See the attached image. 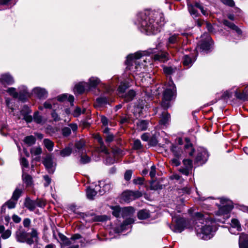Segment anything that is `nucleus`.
<instances>
[{
  "label": "nucleus",
  "instance_id": "25",
  "mask_svg": "<svg viewBox=\"0 0 248 248\" xmlns=\"http://www.w3.org/2000/svg\"><path fill=\"white\" fill-rule=\"evenodd\" d=\"M239 244L240 248H248V240L247 234L244 233L240 234Z\"/></svg>",
  "mask_w": 248,
  "mask_h": 248
},
{
  "label": "nucleus",
  "instance_id": "21",
  "mask_svg": "<svg viewBox=\"0 0 248 248\" xmlns=\"http://www.w3.org/2000/svg\"><path fill=\"white\" fill-rule=\"evenodd\" d=\"M85 142L83 140H80L76 142L75 145V151L79 154L85 153L86 150L84 148Z\"/></svg>",
  "mask_w": 248,
  "mask_h": 248
},
{
  "label": "nucleus",
  "instance_id": "46",
  "mask_svg": "<svg viewBox=\"0 0 248 248\" xmlns=\"http://www.w3.org/2000/svg\"><path fill=\"white\" fill-rule=\"evenodd\" d=\"M84 154H81L80 155V162L81 164H86L90 162L91 158L90 157Z\"/></svg>",
  "mask_w": 248,
  "mask_h": 248
},
{
  "label": "nucleus",
  "instance_id": "2",
  "mask_svg": "<svg viewBox=\"0 0 248 248\" xmlns=\"http://www.w3.org/2000/svg\"><path fill=\"white\" fill-rule=\"evenodd\" d=\"M195 230L198 237L201 239L208 240L211 238L216 231L215 222L205 217L200 212L195 214Z\"/></svg>",
  "mask_w": 248,
  "mask_h": 248
},
{
  "label": "nucleus",
  "instance_id": "26",
  "mask_svg": "<svg viewBox=\"0 0 248 248\" xmlns=\"http://www.w3.org/2000/svg\"><path fill=\"white\" fill-rule=\"evenodd\" d=\"M231 228L229 230L230 233L232 234H235V232L232 231L233 229H236L237 232L241 231V227L239 221L235 218H233L231 221Z\"/></svg>",
  "mask_w": 248,
  "mask_h": 248
},
{
  "label": "nucleus",
  "instance_id": "5",
  "mask_svg": "<svg viewBox=\"0 0 248 248\" xmlns=\"http://www.w3.org/2000/svg\"><path fill=\"white\" fill-rule=\"evenodd\" d=\"M29 233L21 228L16 232L15 236L16 241L19 243H26L31 245L38 239V233L36 230L32 229L29 237Z\"/></svg>",
  "mask_w": 248,
  "mask_h": 248
},
{
  "label": "nucleus",
  "instance_id": "54",
  "mask_svg": "<svg viewBox=\"0 0 248 248\" xmlns=\"http://www.w3.org/2000/svg\"><path fill=\"white\" fill-rule=\"evenodd\" d=\"M11 235V231L10 230H5L1 235V237L3 239L9 238Z\"/></svg>",
  "mask_w": 248,
  "mask_h": 248
},
{
  "label": "nucleus",
  "instance_id": "52",
  "mask_svg": "<svg viewBox=\"0 0 248 248\" xmlns=\"http://www.w3.org/2000/svg\"><path fill=\"white\" fill-rule=\"evenodd\" d=\"M133 171L131 170H126L124 174V179L125 181H128L131 179Z\"/></svg>",
  "mask_w": 248,
  "mask_h": 248
},
{
  "label": "nucleus",
  "instance_id": "35",
  "mask_svg": "<svg viewBox=\"0 0 248 248\" xmlns=\"http://www.w3.org/2000/svg\"><path fill=\"white\" fill-rule=\"evenodd\" d=\"M170 150L175 157H179L181 155L182 151L178 146L172 145Z\"/></svg>",
  "mask_w": 248,
  "mask_h": 248
},
{
  "label": "nucleus",
  "instance_id": "27",
  "mask_svg": "<svg viewBox=\"0 0 248 248\" xmlns=\"http://www.w3.org/2000/svg\"><path fill=\"white\" fill-rule=\"evenodd\" d=\"M168 55L166 52H160L154 56V59L155 61L164 62L168 59Z\"/></svg>",
  "mask_w": 248,
  "mask_h": 248
},
{
  "label": "nucleus",
  "instance_id": "33",
  "mask_svg": "<svg viewBox=\"0 0 248 248\" xmlns=\"http://www.w3.org/2000/svg\"><path fill=\"white\" fill-rule=\"evenodd\" d=\"M235 96L241 100H247L248 99V86H247L242 93H239L236 91Z\"/></svg>",
  "mask_w": 248,
  "mask_h": 248
},
{
  "label": "nucleus",
  "instance_id": "58",
  "mask_svg": "<svg viewBox=\"0 0 248 248\" xmlns=\"http://www.w3.org/2000/svg\"><path fill=\"white\" fill-rule=\"evenodd\" d=\"M143 181L144 179L141 177H138L133 180V183L135 185H142L143 184Z\"/></svg>",
  "mask_w": 248,
  "mask_h": 248
},
{
  "label": "nucleus",
  "instance_id": "60",
  "mask_svg": "<svg viewBox=\"0 0 248 248\" xmlns=\"http://www.w3.org/2000/svg\"><path fill=\"white\" fill-rule=\"evenodd\" d=\"M232 95V93L231 92L228 91H226L222 94V97L224 99H226L231 97Z\"/></svg>",
  "mask_w": 248,
  "mask_h": 248
},
{
  "label": "nucleus",
  "instance_id": "34",
  "mask_svg": "<svg viewBox=\"0 0 248 248\" xmlns=\"http://www.w3.org/2000/svg\"><path fill=\"white\" fill-rule=\"evenodd\" d=\"M100 82V79L97 77H91L89 80L88 84L89 89L90 88H95Z\"/></svg>",
  "mask_w": 248,
  "mask_h": 248
},
{
  "label": "nucleus",
  "instance_id": "42",
  "mask_svg": "<svg viewBox=\"0 0 248 248\" xmlns=\"http://www.w3.org/2000/svg\"><path fill=\"white\" fill-rule=\"evenodd\" d=\"M96 103L98 106H103L108 103V98L106 96H101L96 100Z\"/></svg>",
  "mask_w": 248,
  "mask_h": 248
},
{
  "label": "nucleus",
  "instance_id": "16",
  "mask_svg": "<svg viewBox=\"0 0 248 248\" xmlns=\"http://www.w3.org/2000/svg\"><path fill=\"white\" fill-rule=\"evenodd\" d=\"M88 84L87 82H82L77 84L74 88V92L75 93L81 94L83 93L85 90H88Z\"/></svg>",
  "mask_w": 248,
  "mask_h": 248
},
{
  "label": "nucleus",
  "instance_id": "43",
  "mask_svg": "<svg viewBox=\"0 0 248 248\" xmlns=\"http://www.w3.org/2000/svg\"><path fill=\"white\" fill-rule=\"evenodd\" d=\"M22 193V189H20L18 188H16L14 191L11 198L13 200H14L15 201H16V202H17V200L20 197Z\"/></svg>",
  "mask_w": 248,
  "mask_h": 248
},
{
  "label": "nucleus",
  "instance_id": "63",
  "mask_svg": "<svg viewBox=\"0 0 248 248\" xmlns=\"http://www.w3.org/2000/svg\"><path fill=\"white\" fill-rule=\"evenodd\" d=\"M52 100H48L46 101L44 104V107L46 108L50 109L52 108Z\"/></svg>",
  "mask_w": 248,
  "mask_h": 248
},
{
  "label": "nucleus",
  "instance_id": "56",
  "mask_svg": "<svg viewBox=\"0 0 248 248\" xmlns=\"http://www.w3.org/2000/svg\"><path fill=\"white\" fill-rule=\"evenodd\" d=\"M220 1L224 4L233 7L234 6V2L233 0H220Z\"/></svg>",
  "mask_w": 248,
  "mask_h": 248
},
{
  "label": "nucleus",
  "instance_id": "44",
  "mask_svg": "<svg viewBox=\"0 0 248 248\" xmlns=\"http://www.w3.org/2000/svg\"><path fill=\"white\" fill-rule=\"evenodd\" d=\"M128 87V84L125 82L121 83L118 88V94L120 95L121 94L124 93Z\"/></svg>",
  "mask_w": 248,
  "mask_h": 248
},
{
  "label": "nucleus",
  "instance_id": "59",
  "mask_svg": "<svg viewBox=\"0 0 248 248\" xmlns=\"http://www.w3.org/2000/svg\"><path fill=\"white\" fill-rule=\"evenodd\" d=\"M21 165L25 168L29 167V163L28 160L25 157H22L20 159Z\"/></svg>",
  "mask_w": 248,
  "mask_h": 248
},
{
  "label": "nucleus",
  "instance_id": "62",
  "mask_svg": "<svg viewBox=\"0 0 248 248\" xmlns=\"http://www.w3.org/2000/svg\"><path fill=\"white\" fill-rule=\"evenodd\" d=\"M51 116L54 121L55 122L59 121L61 120L60 116L58 114L55 112V111H53L51 113Z\"/></svg>",
  "mask_w": 248,
  "mask_h": 248
},
{
  "label": "nucleus",
  "instance_id": "29",
  "mask_svg": "<svg viewBox=\"0 0 248 248\" xmlns=\"http://www.w3.org/2000/svg\"><path fill=\"white\" fill-rule=\"evenodd\" d=\"M223 24L228 27L229 28L236 31L238 34H241L242 33L241 30L233 23H231L227 20L223 21Z\"/></svg>",
  "mask_w": 248,
  "mask_h": 248
},
{
  "label": "nucleus",
  "instance_id": "1",
  "mask_svg": "<svg viewBox=\"0 0 248 248\" xmlns=\"http://www.w3.org/2000/svg\"><path fill=\"white\" fill-rule=\"evenodd\" d=\"M139 26L140 31L147 35L155 34L160 31L164 24L163 14L155 12L150 14L147 17L146 14H140Z\"/></svg>",
  "mask_w": 248,
  "mask_h": 248
},
{
  "label": "nucleus",
  "instance_id": "9",
  "mask_svg": "<svg viewBox=\"0 0 248 248\" xmlns=\"http://www.w3.org/2000/svg\"><path fill=\"white\" fill-rule=\"evenodd\" d=\"M173 224L169 225L170 229L174 232H181L186 227V220L180 217H172Z\"/></svg>",
  "mask_w": 248,
  "mask_h": 248
},
{
  "label": "nucleus",
  "instance_id": "19",
  "mask_svg": "<svg viewBox=\"0 0 248 248\" xmlns=\"http://www.w3.org/2000/svg\"><path fill=\"white\" fill-rule=\"evenodd\" d=\"M179 42V35L177 34H174L171 35L168 39L166 43V46L168 48L171 47V45L177 44Z\"/></svg>",
  "mask_w": 248,
  "mask_h": 248
},
{
  "label": "nucleus",
  "instance_id": "28",
  "mask_svg": "<svg viewBox=\"0 0 248 248\" xmlns=\"http://www.w3.org/2000/svg\"><path fill=\"white\" fill-rule=\"evenodd\" d=\"M25 206L30 211H33L36 206V202L26 198L24 202Z\"/></svg>",
  "mask_w": 248,
  "mask_h": 248
},
{
  "label": "nucleus",
  "instance_id": "17",
  "mask_svg": "<svg viewBox=\"0 0 248 248\" xmlns=\"http://www.w3.org/2000/svg\"><path fill=\"white\" fill-rule=\"evenodd\" d=\"M211 38L210 36H207L205 41H201L199 44V46L201 49L203 51L209 50L211 46Z\"/></svg>",
  "mask_w": 248,
  "mask_h": 248
},
{
  "label": "nucleus",
  "instance_id": "50",
  "mask_svg": "<svg viewBox=\"0 0 248 248\" xmlns=\"http://www.w3.org/2000/svg\"><path fill=\"white\" fill-rule=\"evenodd\" d=\"M33 120L35 123L37 124H40L42 123V117L39 115V112L36 111L34 113Z\"/></svg>",
  "mask_w": 248,
  "mask_h": 248
},
{
  "label": "nucleus",
  "instance_id": "40",
  "mask_svg": "<svg viewBox=\"0 0 248 248\" xmlns=\"http://www.w3.org/2000/svg\"><path fill=\"white\" fill-rule=\"evenodd\" d=\"M24 141L28 146H31L35 143L36 139L33 136H29L24 138Z\"/></svg>",
  "mask_w": 248,
  "mask_h": 248
},
{
  "label": "nucleus",
  "instance_id": "3",
  "mask_svg": "<svg viewBox=\"0 0 248 248\" xmlns=\"http://www.w3.org/2000/svg\"><path fill=\"white\" fill-rule=\"evenodd\" d=\"M152 53H153L152 49H149L147 51H138L134 54L129 55L127 56L125 62L127 65L126 68L132 72H137L140 71L143 64L141 65L140 64V59L142 56Z\"/></svg>",
  "mask_w": 248,
  "mask_h": 248
},
{
  "label": "nucleus",
  "instance_id": "7",
  "mask_svg": "<svg viewBox=\"0 0 248 248\" xmlns=\"http://www.w3.org/2000/svg\"><path fill=\"white\" fill-rule=\"evenodd\" d=\"M19 93L16 91L15 88H9L7 92L15 98H18L22 101H25L26 99L31 96V93L29 92L27 87L24 86L19 88Z\"/></svg>",
  "mask_w": 248,
  "mask_h": 248
},
{
  "label": "nucleus",
  "instance_id": "31",
  "mask_svg": "<svg viewBox=\"0 0 248 248\" xmlns=\"http://www.w3.org/2000/svg\"><path fill=\"white\" fill-rule=\"evenodd\" d=\"M99 187V186H96L94 189L88 188L86 191L87 198L90 200H93V197L96 195L97 191H98Z\"/></svg>",
  "mask_w": 248,
  "mask_h": 248
},
{
  "label": "nucleus",
  "instance_id": "36",
  "mask_svg": "<svg viewBox=\"0 0 248 248\" xmlns=\"http://www.w3.org/2000/svg\"><path fill=\"white\" fill-rule=\"evenodd\" d=\"M148 122L146 120H141L137 123V128L139 130H145L148 127Z\"/></svg>",
  "mask_w": 248,
  "mask_h": 248
},
{
  "label": "nucleus",
  "instance_id": "10",
  "mask_svg": "<svg viewBox=\"0 0 248 248\" xmlns=\"http://www.w3.org/2000/svg\"><path fill=\"white\" fill-rule=\"evenodd\" d=\"M220 202L218 212L221 215L228 214L233 208L232 202L224 198H220Z\"/></svg>",
  "mask_w": 248,
  "mask_h": 248
},
{
  "label": "nucleus",
  "instance_id": "22",
  "mask_svg": "<svg viewBox=\"0 0 248 248\" xmlns=\"http://www.w3.org/2000/svg\"><path fill=\"white\" fill-rule=\"evenodd\" d=\"M98 192L100 195H103L107 191H109L111 186L108 183H106L105 181L99 182Z\"/></svg>",
  "mask_w": 248,
  "mask_h": 248
},
{
  "label": "nucleus",
  "instance_id": "13",
  "mask_svg": "<svg viewBox=\"0 0 248 248\" xmlns=\"http://www.w3.org/2000/svg\"><path fill=\"white\" fill-rule=\"evenodd\" d=\"M43 163L49 173H53L55 169V164L50 155H47L44 159Z\"/></svg>",
  "mask_w": 248,
  "mask_h": 248
},
{
  "label": "nucleus",
  "instance_id": "11",
  "mask_svg": "<svg viewBox=\"0 0 248 248\" xmlns=\"http://www.w3.org/2000/svg\"><path fill=\"white\" fill-rule=\"evenodd\" d=\"M196 8L199 9L203 15H208L207 12L204 9V7L199 2H196L194 5L192 4H188L189 12L193 18L197 17L199 15Z\"/></svg>",
  "mask_w": 248,
  "mask_h": 248
},
{
  "label": "nucleus",
  "instance_id": "6",
  "mask_svg": "<svg viewBox=\"0 0 248 248\" xmlns=\"http://www.w3.org/2000/svg\"><path fill=\"white\" fill-rule=\"evenodd\" d=\"M176 87L170 77L169 81H168L166 88L163 93V97L162 101V106L165 108H167L169 106V101L171 100L172 97L176 94Z\"/></svg>",
  "mask_w": 248,
  "mask_h": 248
},
{
  "label": "nucleus",
  "instance_id": "30",
  "mask_svg": "<svg viewBox=\"0 0 248 248\" xmlns=\"http://www.w3.org/2000/svg\"><path fill=\"white\" fill-rule=\"evenodd\" d=\"M135 210L132 207H126L122 209V216L123 217H129L134 213Z\"/></svg>",
  "mask_w": 248,
  "mask_h": 248
},
{
  "label": "nucleus",
  "instance_id": "20",
  "mask_svg": "<svg viewBox=\"0 0 248 248\" xmlns=\"http://www.w3.org/2000/svg\"><path fill=\"white\" fill-rule=\"evenodd\" d=\"M164 73L167 76L173 75L178 71L176 67L173 66H164L163 67Z\"/></svg>",
  "mask_w": 248,
  "mask_h": 248
},
{
  "label": "nucleus",
  "instance_id": "37",
  "mask_svg": "<svg viewBox=\"0 0 248 248\" xmlns=\"http://www.w3.org/2000/svg\"><path fill=\"white\" fill-rule=\"evenodd\" d=\"M135 92L133 90H131L129 91L127 93L124 94V100L125 101L129 102L132 100L134 97L135 96Z\"/></svg>",
  "mask_w": 248,
  "mask_h": 248
},
{
  "label": "nucleus",
  "instance_id": "64",
  "mask_svg": "<svg viewBox=\"0 0 248 248\" xmlns=\"http://www.w3.org/2000/svg\"><path fill=\"white\" fill-rule=\"evenodd\" d=\"M151 188L152 189L157 190L161 188V186L155 182H153L151 184Z\"/></svg>",
  "mask_w": 248,
  "mask_h": 248
},
{
  "label": "nucleus",
  "instance_id": "53",
  "mask_svg": "<svg viewBox=\"0 0 248 248\" xmlns=\"http://www.w3.org/2000/svg\"><path fill=\"white\" fill-rule=\"evenodd\" d=\"M133 148L136 150L141 149L142 148L140 140L137 139L134 140Z\"/></svg>",
  "mask_w": 248,
  "mask_h": 248
},
{
  "label": "nucleus",
  "instance_id": "55",
  "mask_svg": "<svg viewBox=\"0 0 248 248\" xmlns=\"http://www.w3.org/2000/svg\"><path fill=\"white\" fill-rule=\"evenodd\" d=\"M84 110L82 112L81 109L80 108L77 107L75 109L72 114L74 117H77L79 116L81 114V113H84Z\"/></svg>",
  "mask_w": 248,
  "mask_h": 248
},
{
  "label": "nucleus",
  "instance_id": "15",
  "mask_svg": "<svg viewBox=\"0 0 248 248\" xmlns=\"http://www.w3.org/2000/svg\"><path fill=\"white\" fill-rule=\"evenodd\" d=\"M78 129V125L76 124L72 123L69 124V127H64L62 128V135L64 137L69 136L71 133V130L75 132Z\"/></svg>",
  "mask_w": 248,
  "mask_h": 248
},
{
  "label": "nucleus",
  "instance_id": "4",
  "mask_svg": "<svg viewBox=\"0 0 248 248\" xmlns=\"http://www.w3.org/2000/svg\"><path fill=\"white\" fill-rule=\"evenodd\" d=\"M185 140L186 141V144L185 145V152L188 154L190 156L193 155L194 153L195 152L196 154L195 162L200 165L204 164L207 160L209 156L207 150L204 148L199 147L195 151L189 139L186 138Z\"/></svg>",
  "mask_w": 248,
  "mask_h": 248
},
{
  "label": "nucleus",
  "instance_id": "49",
  "mask_svg": "<svg viewBox=\"0 0 248 248\" xmlns=\"http://www.w3.org/2000/svg\"><path fill=\"white\" fill-rule=\"evenodd\" d=\"M16 203L17 202L11 198L5 203V205H7L9 209H13L16 207Z\"/></svg>",
  "mask_w": 248,
  "mask_h": 248
},
{
  "label": "nucleus",
  "instance_id": "39",
  "mask_svg": "<svg viewBox=\"0 0 248 248\" xmlns=\"http://www.w3.org/2000/svg\"><path fill=\"white\" fill-rule=\"evenodd\" d=\"M46 148L49 151H52L54 147V142L48 139H45L43 141Z\"/></svg>",
  "mask_w": 248,
  "mask_h": 248
},
{
  "label": "nucleus",
  "instance_id": "18",
  "mask_svg": "<svg viewBox=\"0 0 248 248\" xmlns=\"http://www.w3.org/2000/svg\"><path fill=\"white\" fill-rule=\"evenodd\" d=\"M32 92L40 99L45 98L47 95L46 91L45 89L39 87L34 88L32 90Z\"/></svg>",
  "mask_w": 248,
  "mask_h": 248
},
{
  "label": "nucleus",
  "instance_id": "12",
  "mask_svg": "<svg viewBox=\"0 0 248 248\" xmlns=\"http://www.w3.org/2000/svg\"><path fill=\"white\" fill-rule=\"evenodd\" d=\"M142 196V193L139 191L127 190L122 194V199L125 202H129Z\"/></svg>",
  "mask_w": 248,
  "mask_h": 248
},
{
  "label": "nucleus",
  "instance_id": "23",
  "mask_svg": "<svg viewBox=\"0 0 248 248\" xmlns=\"http://www.w3.org/2000/svg\"><path fill=\"white\" fill-rule=\"evenodd\" d=\"M193 56V54L191 53L187 54H184L183 59V63L185 66L187 67H190L192 65L194 61L192 59V57Z\"/></svg>",
  "mask_w": 248,
  "mask_h": 248
},
{
  "label": "nucleus",
  "instance_id": "61",
  "mask_svg": "<svg viewBox=\"0 0 248 248\" xmlns=\"http://www.w3.org/2000/svg\"><path fill=\"white\" fill-rule=\"evenodd\" d=\"M99 150L101 152H103L106 154H108V150L106 147L105 146V145H104V142L102 143V144H100Z\"/></svg>",
  "mask_w": 248,
  "mask_h": 248
},
{
  "label": "nucleus",
  "instance_id": "57",
  "mask_svg": "<svg viewBox=\"0 0 248 248\" xmlns=\"http://www.w3.org/2000/svg\"><path fill=\"white\" fill-rule=\"evenodd\" d=\"M31 113V110L30 108L27 106H24L21 110V113L22 115H25V114H30Z\"/></svg>",
  "mask_w": 248,
  "mask_h": 248
},
{
  "label": "nucleus",
  "instance_id": "51",
  "mask_svg": "<svg viewBox=\"0 0 248 248\" xmlns=\"http://www.w3.org/2000/svg\"><path fill=\"white\" fill-rule=\"evenodd\" d=\"M134 222V220L133 218L129 217V218L126 219L123 223L122 225V228L124 229L125 228L126 226L130 225Z\"/></svg>",
  "mask_w": 248,
  "mask_h": 248
},
{
  "label": "nucleus",
  "instance_id": "8",
  "mask_svg": "<svg viewBox=\"0 0 248 248\" xmlns=\"http://www.w3.org/2000/svg\"><path fill=\"white\" fill-rule=\"evenodd\" d=\"M59 237L62 242V246L67 247L66 248H78V245L77 244L76 240L81 238L80 234H75L70 239H68L60 233L59 234Z\"/></svg>",
  "mask_w": 248,
  "mask_h": 248
},
{
  "label": "nucleus",
  "instance_id": "41",
  "mask_svg": "<svg viewBox=\"0 0 248 248\" xmlns=\"http://www.w3.org/2000/svg\"><path fill=\"white\" fill-rule=\"evenodd\" d=\"M22 179L27 186H31L32 184V178L29 174L23 173L22 174Z\"/></svg>",
  "mask_w": 248,
  "mask_h": 248
},
{
  "label": "nucleus",
  "instance_id": "47",
  "mask_svg": "<svg viewBox=\"0 0 248 248\" xmlns=\"http://www.w3.org/2000/svg\"><path fill=\"white\" fill-rule=\"evenodd\" d=\"M31 153L33 155H38L42 153V149L40 147H34L31 148Z\"/></svg>",
  "mask_w": 248,
  "mask_h": 248
},
{
  "label": "nucleus",
  "instance_id": "32",
  "mask_svg": "<svg viewBox=\"0 0 248 248\" xmlns=\"http://www.w3.org/2000/svg\"><path fill=\"white\" fill-rule=\"evenodd\" d=\"M170 120V115L166 111H164L159 121L160 124L165 125L168 124Z\"/></svg>",
  "mask_w": 248,
  "mask_h": 248
},
{
  "label": "nucleus",
  "instance_id": "24",
  "mask_svg": "<svg viewBox=\"0 0 248 248\" xmlns=\"http://www.w3.org/2000/svg\"><path fill=\"white\" fill-rule=\"evenodd\" d=\"M0 81L3 84L10 85L14 82V80L11 75L8 74H5L1 75Z\"/></svg>",
  "mask_w": 248,
  "mask_h": 248
},
{
  "label": "nucleus",
  "instance_id": "38",
  "mask_svg": "<svg viewBox=\"0 0 248 248\" xmlns=\"http://www.w3.org/2000/svg\"><path fill=\"white\" fill-rule=\"evenodd\" d=\"M149 216V211L146 210H140L138 214V217L140 219H145L148 218Z\"/></svg>",
  "mask_w": 248,
  "mask_h": 248
},
{
  "label": "nucleus",
  "instance_id": "14",
  "mask_svg": "<svg viewBox=\"0 0 248 248\" xmlns=\"http://www.w3.org/2000/svg\"><path fill=\"white\" fill-rule=\"evenodd\" d=\"M183 166L179 169V171L182 174L187 176L192 172L193 168L192 161L191 160L186 159L183 161Z\"/></svg>",
  "mask_w": 248,
  "mask_h": 248
},
{
  "label": "nucleus",
  "instance_id": "48",
  "mask_svg": "<svg viewBox=\"0 0 248 248\" xmlns=\"http://www.w3.org/2000/svg\"><path fill=\"white\" fill-rule=\"evenodd\" d=\"M112 215L116 217H119L120 215H122V209L119 206H115L112 207Z\"/></svg>",
  "mask_w": 248,
  "mask_h": 248
},
{
  "label": "nucleus",
  "instance_id": "45",
  "mask_svg": "<svg viewBox=\"0 0 248 248\" xmlns=\"http://www.w3.org/2000/svg\"><path fill=\"white\" fill-rule=\"evenodd\" d=\"M71 152L72 148L71 147H67L61 151L60 155L63 157H65L70 155Z\"/></svg>",
  "mask_w": 248,
  "mask_h": 248
}]
</instances>
